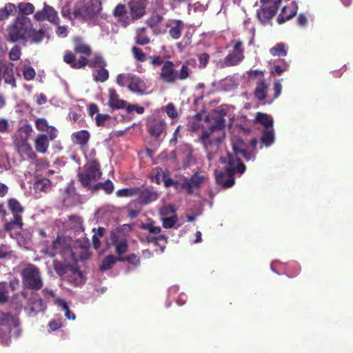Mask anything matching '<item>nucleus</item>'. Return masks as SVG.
<instances>
[{
    "label": "nucleus",
    "instance_id": "nucleus-1",
    "mask_svg": "<svg viewBox=\"0 0 353 353\" xmlns=\"http://www.w3.org/2000/svg\"><path fill=\"white\" fill-rule=\"evenodd\" d=\"M45 37V31L33 28L32 23L26 16H18L8 28V40L13 42L39 43Z\"/></svg>",
    "mask_w": 353,
    "mask_h": 353
},
{
    "label": "nucleus",
    "instance_id": "nucleus-2",
    "mask_svg": "<svg viewBox=\"0 0 353 353\" xmlns=\"http://www.w3.org/2000/svg\"><path fill=\"white\" fill-rule=\"evenodd\" d=\"M245 171V165L240 159L234 157L232 154H228V166L225 170H216L214 172L217 184L224 188H231L234 184V174L236 172L243 174Z\"/></svg>",
    "mask_w": 353,
    "mask_h": 353
},
{
    "label": "nucleus",
    "instance_id": "nucleus-3",
    "mask_svg": "<svg viewBox=\"0 0 353 353\" xmlns=\"http://www.w3.org/2000/svg\"><path fill=\"white\" fill-rule=\"evenodd\" d=\"M190 61H185L179 70H176V65L172 61H165L161 68L160 79L163 82L168 84L175 83L176 81H185L190 77L192 70L190 68Z\"/></svg>",
    "mask_w": 353,
    "mask_h": 353
},
{
    "label": "nucleus",
    "instance_id": "nucleus-4",
    "mask_svg": "<svg viewBox=\"0 0 353 353\" xmlns=\"http://www.w3.org/2000/svg\"><path fill=\"white\" fill-rule=\"evenodd\" d=\"M102 10L99 0H79L76 2L73 14L76 19L88 22L96 20Z\"/></svg>",
    "mask_w": 353,
    "mask_h": 353
},
{
    "label": "nucleus",
    "instance_id": "nucleus-5",
    "mask_svg": "<svg viewBox=\"0 0 353 353\" xmlns=\"http://www.w3.org/2000/svg\"><path fill=\"white\" fill-rule=\"evenodd\" d=\"M63 61L74 69H80L85 65H88L91 68H105L107 65L106 61L100 54H95L94 58L90 60L83 56L77 60L75 54L69 50L65 52Z\"/></svg>",
    "mask_w": 353,
    "mask_h": 353
},
{
    "label": "nucleus",
    "instance_id": "nucleus-6",
    "mask_svg": "<svg viewBox=\"0 0 353 353\" xmlns=\"http://www.w3.org/2000/svg\"><path fill=\"white\" fill-rule=\"evenodd\" d=\"M214 123L210 128L203 130L199 136V141L203 144L206 150L212 144L218 145L221 142V138L214 137L213 134L215 132H221L223 134L225 126V119L223 117L219 115L214 119Z\"/></svg>",
    "mask_w": 353,
    "mask_h": 353
},
{
    "label": "nucleus",
    "instance_id": "nucleus-7",
    "mask_svg": "<svg viewBox=\"0 0 353 353\" xmlns=\"http://www.w3.org/2000/svg\"><path fill=\"white\" fill-rule=\"evenodd\" d=\"M19 319L18 317L10 314L9 312L0 314V342L8 345L12 329H15L14 334L19 336L20 334Z\"/></svg>",
    "mask_w": 353,
    "mask_h": 353
},
{
    "label": "nucleus",
    "instance_id": "nucleus-8",
    "mask_svg": "<svg viewBox=\"0 0 353 353\" xmlns=\"http://www.w3.org/2000/svg\"><path fill=\"white\" fill-rule=\"evenodd\" d=\"M117 83L121 87H127L132 92L139 94L145 93L148 86L141 77L131 73H121L117 75Z\"/></svg>",
    "mask_w": 353,
    "mask_h": 353
},
{
    "label": "nucleus",
    "instance_id": "nucleus-9",
    "mask_svg": "<svg viewBox=\"0 0 353 353\" xmlns=\"http://www.w3.org/2000/svg\"><path fill=\"white\" fill-rule=\"evenodd\" d=\"M101 175L102 172L99 163L97 160H93L90 163L85 164L83 166V171L79 172L77 176L82 186L90 190L92 182L99 180Z\"/></svg>",
    "mask_w": 353,
    "mask_h": 353
},
{
    "label": "nucleus",
    "instance_id": "nucleus-10",
    "mask_svg": "<svg viewBox=\"0 0 353 353\" xmlns=\"http://www.w3.org/2000/svg\"><path fill=\"white\" fill-rule=\"evenodd\" d=\"M22 282L25 288L38 291L43 287L39 269L33 264H28L21 273Z\"/></svg>",
    "mask_w": 353,
    "mask_h": 353
},
{
    "label": "nucleus",
    "instance_id": "nucleus-11",
    "mask_svg": "<svg viewBox=\"0 0 353 353\" xmlns=\"http://www.w3.org/2000/svg\"><path fill=\"white\" fill-rule=\"evenodd\" d=\"M232 52L229 53L223 61V65L225 67H230L238 65L244 59V48L243 47V42L240 40H233Z\"/></svg>",
    "mask_w": 353,
    "mask_h": 353
},
{
    "label": "nucleus",
    "instance_id": "nucleus-12",
    "mask_svg": "<svg viewBox=\"0 0 353 353\" xmlns=\"http://www.w3.org/2000/svg\"><path fill=\"white\" fill-rule=\"evenodd\" d=\"M204 181V176L194 173L190 179L184 177L181 179V188L185 190L188 194H192L194 190H199Z\"/></svg>",
    "mask_w": 353,
    "mask_h": 353
},
{
    "label": "nucleus",
    "instance_id": "nucleus-13",
    "mask_svg": "<svg viewBox=\"0 0 353 353\" xmlns=\"http://www.w3.org/2000/svg\"><path fill=\"white\" fill-rule=\"evenodd\" d=\"M138 202L141 205H148L158 199L159 194L152 186H141L137 188Z\"/></svg>",
    "mask_w": 353,
    "mask_h": 353
},
{
    "label": "nucleus",
    "instance_id": "nucleus-14",
    "mask_svg": "<svg viewBox=\"0 0 353 353\" xmlns=\"http://www.w3.org/2000/svg\"><path fill=\"white\" fill-rule=\"evenodd\" d=\"M145 0H131L128 3V8L131 19L137 20L142 18L146 12Z\"/></svg>",
    "mask_w": 353,
    "mask_h": 353
},
{
    "label": "nucleus",
    "instance_id": "nucleus-15",
    "mask_svg": "<svg viewBox=\"0 0 353 353\" xmlns=\"http://www.w3.org/2000/svg\"><path fill=\"white\" fill-rule=\"evenodd\" d=\"M34 18L39 21L48 20L54 24H58L59 21L57 12L49 6H45L41 10L37 11L34 14Z\"/></svg>",
    "mask_w": 353,
    "mask_h": 353
},
{
    "label": "nucleus",
    "instance_id": "nucleus-16",
    "mask_svg": "<svg viewBox=\"0 0 353 353\" xmlns=\"http://www.w3.org/2000/svg\"><path fill=\"white\" fill-rule=\"evenodd\" d=\"M166 123L163 119L152 118L148 121L147 128L151 137L159 138L164 132Z\"/></svg>",
    "mask_w": 353,
    "mask_h": 353
},
{
    "label": "nucleus",
    "instance_id": "nucleus-17",
    "mask_svg": "<svg viewBox=\"0 0 353 353\" xmlns=\"http://www.w3.org/2000/svg\"><path fill=\"white\" fill-rule=\"evenodd\" d=\"M277 10L276 2H270L269 5L263 6L257 10V17L261 23H265L274 17Z\"/></svg>",
    "mask_w": 353,
    "mask_h": 353
},
{
    "label": "nucleus",
    "instance_id": "nucleus-18",
    "mask_svg": "<svg viewBox=\"0 0 353 353\" xmlns=\"http://www.w3.org/2000/svg\"><path fill=\"white\" fill-rule=\"evenodd\" d=\"M3 78L5 83L10 85L12 88H17V83L14 76V64L7 62L1 66Z\"/></svg>",
    "mask_w": 353,
    "mask_h": 353
},
{
    "label": "nucleus",
    "instance_id": "nucleus-19",
    "mask_svg": "<svg viewBox=\"0 0 353 353\" xmlns=\"http://www.w3.org/2000/svg\"><path fill=\"white\" fill-rule=\"evenodd\" d=\"M297 11L298 3L295 1H292L290 6H284L278 17V23L281 24L292 19L296 14Z\"/></svg>",
    "mask_w": 353,
    "mask_h": 353
},
{
    "label": "nucleus",
    "instance_id": "nucleus-20",
    "mask_svg": "<svg viewBox=\"0 0 353 353\" xmlns=\"http://www.w3.org/2000/svg\"><path fill=\"white\" fill-rule=\"evenodd\" d=\"M64 273L68 274V281L75 285L79 284L83 279V273L77 265H65L64 267Z\"/></svg>",
    "mask_w": 353,
    "mask_h": 353
},
{
    "label": "nucleus",
    "instance_id": "nucleus-21",
    "mask_svg": "<svg viewBox=\"0 0 353 353\" xmlns=\"http://www.w3.org/2000/svg\"><path fill=\"white\" fill-rule=\"evenodd\" d=\"M32 132V126L29 124L20 127L17 130V134L14 137V144L28 143V139Z\"/></svg>",
    "mask_w": 353,
    "mask_h": 353
},
{
    "label": "nucleus",
    "instance_id": "nucleus-22",
    "mask_svg": "<svg viewBox=\"0 0 353 353\" xmlns=\"http://www.w3.org/2000/svg\"><path fill=\"white\" fill-rule=\"evenodd\" d=\"M108 104L110 108L115 110L124 108L126 105V101L120 99L119 94L114 88L108 90Z\"/></svg>",
    "mask_w": 353,
    "mask_h": 353
},
{
    "label": "nucleus",
    "instance_id": "nucleus-23",
    "mask_svg": "<svg viewBox=\"0 0 353 353\" xmlns=\"http://www.w3.org/2000/svg\"><path fill=\"white\" fill-rule=\"evenodd\" d=\"M65 246L64 241L58 236L52 243L50 248H47L44 253L50 257H54L57 254H61Z\"/></svg>",
    "mask_w": 353,
    "mask_h": 353
},
{
    "label": "nucleus",
    "instance_id": "nucleus-24",
    "mask_svg": "<svg viewBox=\"0 0 353 353\" xmlns=\"http://www.w3.org/2000/svg\"><path fill=\"white\" fill-rule=\"evenodd\" d=\"M168 33L171 38L173 39H178L181 36L182 30L184 28V23L181 20L175 19L170 21V24Z\"/></svg>",
    "mask_w": 353,
    "mask_h": 353
},
{
    "label": "nucleus",
    "instance_id": "nucleus-25",
    "mask_svg": "<svg viewBox=\"0 0 353 353\" xmlns=\"http://www.w3.org/2000/svg\"><path fill=\"white\" fill-rule=\"evenodd\" d=\"M14 146L20 156H26L27 159L32 161L37 159V155L29 143L17 144Z\"/></svg>",
    "mask_w": 353,
    "mask_h": 353
},
{
    "label": "nucleus",
    "instance_id": "nucleus-26",
    "mask_svg": "<svg viewBox=\"0 0 353 353\" xmlns=\"http://www.w3.org/2000/svg\"><path fill=\"white\" fill-rule=\"evenodd\" d=\"M90 139V134L86 130L77 131L72 133V141L81 147L86 146L89 142Z\"/></svg>",
    "mask_w": 353,
    "mask_h": 353
},
{
    "label": "nucleus",
    "instance_id": "nucleus-27",
    "mask_svg": "<svg viewBox=\"0 0 353 353\" xmlns=\"http://www.w3.org/2000/svg\"><path fill=\"white\" fill-rule=\"evenodd\" d=\"M8 208L14 217L23 218L22 214L25 211V208L17 199H9L8 200Z\"/></svg>",
    "mask_w": 353,
    "mask_h": 353
},
{
    "label": "nucleus",
    "instance_id": "nucleus-28",
    "mask_svg": "<svg viewBox=\"0 0 353 353\" xmlns=\"http://www.w3.org/2000/svg\"><path fill=\"white\" fill-rule=\"evenodd\" d=\"M36 150L41 154H46L49 148V139L44 134H39L34 140Z\"/></svg>",
    "mask_w": 353,
    "mask_h": 353
},
{
    "label": "nucleus",
    "instance_id": "nucleus-29",
    "mask_svg": "<svg viewBox=\"0 0 353 353\" xmlns=\"http://www.w3.org/2000/svg\"><path fill=\"white\" fill-rule=\"evenodd\" d=\"M268 88L269 85L264 79H258L254 92L255 97L259 101L265 99Z\"/></svg>",
    "mask_w": 353,
    "mask_h": 353
},
{
    "label": "nucleus",
    "instance_id": "nucleus-30",
    "mask_svg": "<svg viewBox=\"0 0 353 353\" xmlns=\"http://www.w3.org/2000/svg\"><path fill=\"white\" fill-rule=\"evenodd\" d=\"M24 225L23 218L12 217L10 221H6L3 226L5 232H9L11 237H13L12 232L15 229H22Z\"/></svg>",
    "mask_w": 353,
    "mask_h": 353
},
{
    "label": "nucleus",
    "instance_id": "nucleus-31",
    "mask_svg": "<svg viewBox=\"0 0 353 353\" xmlns=\"http://www.w3.org/2000/svg\"><path fill=\"white\" fill-rule=\"evenodd\" d=\"M145 28L137 29L134 37V41L137 45L145 46L150 43V39L146 34Z\"/></svg>",
    "mask_w": 353,
    "mask_h": 353
},
{
    "label": "nucleus",
    "instance_id": "nucleus-32",
    "mask_svg": "<svg viewBox=\"0 0 353 353\" xmlns=\"http://www.w3.org/2000/svg\"><path fill=\"white\" fill-rule=\"evenodd\" d=\"M274 142V128L264 129L262 131V135L261 137V143L262 144L261 148H262L263 145L268 147V146L271 145Z\"/></svg>",
    "mask_w": 353,
    "mask_h": 353
},
{
    "label": "nucleus",
    "instance_id": "nucleus-33",
    "mask_svg": "<svg viewBox=\"0 0 353 353\" xmlns=\"http://www.w3.org/2000/svg\"><path fill=\"white\" fill-rule=\"evenodd\" d=\"M119 256H115L112 254L106 256L102 261L99 266V270L101 271L109 270L112 268L117 261H119Z\"/></svg>",
    "mask_w": 353,
    "mask_h": 353
},
{
    "label": "nucleus",
    "instance_id": "nucleus-34",
    "mask_svg": "<svg viewBox=\"0 0 353 353\" xmlns=\"http://www.w3.org/2000/svg\"><path fill=\"white\" fill-rule=\"evenodd\" d=\"M256 121L264 126V129L273 128L272 118L265 113L258 112L256 115Z\"/></svg>",
    "mask_w": 353,
    "mask_h": 353
},
{
    "label": "nucleus",
    "instance_id": "nucleus-35",
    "mask_svg": "<svg viewBox=\"0 0 353 353\" xmlns=\"http://www.w3.org/2000/svg\"><path fill=\"white\" fill-rule=\"evenodd\" d=\"M274 57H285L288 53V46L284 43H278L270 50Z\"/></svg>",
    "mask_w": 353,
    "mask_h": 353
},
{
    "label": "nucleus",
    "instance_id": "nucleus-36",
    "mask_svg": "<svg viewBox=\"0 0 353 353\" xmlns=\"http://www.w3.org/2000/svg\"><path fill=\"white\" fill-rule=\"evenodd\" d=\"M93 79L96 82L103 83L109 78V72L105 68L94 70L92 73Z\"/></svg>",
    "mask_w": 353,
    "mask_h": 353
},
{
    "label": "nucleus",
    "instance_id": "nucleus-37",
    "mask_svg": "<svg viewBox=\"0 0 353 353\" xmlns=\"http://www.w3.org/2000/svg\"><path fill=\"white\" fill-rule=\"evenodd\" d=\"M113 244L115 246V252L118 255L117 256H122V255L126 253L128 250V244L126 239H122L121 241L112 240Z\"/></svg>",
    "mask_w": 353,
    "mask_h": 353
},
{
    "label": "nucleus",
    "instance_id": "nucleus-38",
    "mask_svg": "<svg viewBox=\"0 0 353 353\" xmlns=\"http://www.w3.org/2000/svg\"><path fill=\"white\" fill-rule=\"evenodd\" d=\"M74 51L77 54H85L90 56L92 53L91 48L85 43L77 41L74 43Z\"/></svg>",
    "mask_w": 353,
    "mask_h": 353
},
{
    "label": "nucleus",
    "instance_id": "nucleus-39",
    "mask_svg": "<svg viewBox=\"0 0 353 353\" xmlns=\"http://www.w3.org/2000/svg\"><path fill=\"white\" fill-rule=\"evenodd\" d=\"M52 182L47 178H43L36 181L34 183V188L41 192H46L50 189Z\"/></svg>",
    "mask_w": 353,
    "mask_h": 353
},
{
    "label": "nucleus",
    "instance_id": "nucleus-40",
    "mask_svg": "<svg viewBox=\"0 0 353 353\" xmlns=\"http://www.w3.org/2000/svg\"><path fill=\"white\" fill-rule=\"evenodd\" d=\"M14 11H16V7L13 3H6L3 8H0V20L7 19Z\"/></svg>",
    "mask_w": 353,
    "mask_h": 353
},
{
    "label": "nucleus",
    "instance_id": "nucleus-41",
    "mask_svg": "<svg viewBox=\"0 0 353 353\" xmlns=\"http://www.w3.org/2000/svg\"><path fill=\"white\" fill-rule=\"evenodd\" d=\"M166 173L161 168H156L150 174L151 179L157 184L164 181Z\"/></svg>",
    "mask_w": 353,
    "mask_h": 353
},
{
    "label": "nucleus",
    "instance_id": "nucleus-42",
    "mask_svg": "<svg viewBox=\"0 0 353 353\" xmlns=\"http://www.w3.org/2000/svg\"><path fill=\"white\" fill-rule=\"evenodd\" d=\"M131 52L135 60L139 62H145L148 57L147 54L143 51V50L137 46H133L131 48Z\"/></svg>",
    "mask_w": 353,
    "mask_h": 353
},
{
    "label": "nucleus",
    "instance_id": "nucleus-43",
    "mask_svg": "<svg viewBox=\"0 0 353 353\" xmlns=\"http://www.w3.org/2000/svg\"><path fill=\"white\" fill-rule=\"evenodd\" d=\"M163 20V17L159 13H153L145 21L146 24L151 28H155Z\"/></svg>",
    "mask_w": 353,
    "mask_h": 353
},
{
    "label": "nucleus",
    "instance_id": "nucleus-44",
    "mask_svg": "<svg viewBox=\"0 0 353 353\" xmlns=\"http://www.w3.org/2000/svg\"><path fill=\"white\" fill-rule=\"evenodd\" d=\"M17 7L22 14L21 16L31 14L34 11V6L31 3H19Z\"/></svg>",
    "mask_w": 353,
    "mask_h": 353
},
{
    "label": "nucleus",
    "instance_id": "nucleus-45",
    "mask_svg": "<svg viewBox=\"0 0 353 353\" xmlns=\"http://www.w3.org/2000/svg\"><path fill=\"white\" fill-rule=\"evenodd\" d=\"M119 261L124 262L127 261L129 263L137 267L140 265V258L136 254H130L126 256H119Z\"/></svg>",
    "mask_w": 353,
    "mask_h": 353
},
{
    "label": "nucleus",
    "instance_id": "nucleus-46",
    "mask_svg": "<svg viewBox=\"0 0 353 353\" xmlns=\"http://www.w3.org/2000/svg\"><path fill=\"white\" fill-rule=\"evenodd\" d=\"M283 64L281 65H275L271 68V74H277L281 75L284 72L288 70L289 64L285 61L284 60H281Z\"/></svg>",
    "mask_w": 353,
    "mask_h": 353
},
{
    "label": "nucleus",
    "instance_id": "nucleus-47",
    "mask_svg": "<svg viewBox=\"0 0 353 353\" xmlns=\"http://www.w3.org/2000/svg\"><path fill=\"white\" fill-rule=\"evenodd\" d=\"M162 225L164 228L170 229L174 226L178 221V216L176 215L170 217L161 218Z\"/></svg>",
    "mask_w": 353,
    "mask_h": 353
},
{
    "label": "nucleus",
    "instance_id": "nucleus-48",
    "mask_svg": "<svg viewBox=\"0 0 353 353\" xmlns=\"http://www.w3.org/2000/svg\"><path fill=\"white\" fill-rule=\"evenodd\" d=\"M126 12L125 6L123 4H118L113 11V14L114 17H118L119 21H125L124 19Z\"/></svg>",
    "mask_w": 353,
    "mask_h": 353
},
{
    "label": "nucleus",
    "instance_id": "nucleus-49",
    "mask_svg": "<svg viewBox=\"0 0 353 353\" xmlns=\"http://www.w3.org/2000/svg\"><path fill=\"white\" fill-rule=\"evenodd\" d=\"M116 194L119 197H127V196H132L137 194V188H123L119 190Z\"/></svg>",
    "mask_w": 353,
    "mask_h": 353
},
{
    "label": "nucleus",
    "instance_id": "nucleus-50",
    "mask_svg": "<svg viewBox=\"0 0 353 353\" xmlns=\"http://www.w3.org/2000/svg\"><path fill=\"white\" fill-rule=\"evenodd\" d=\"M233 150L236 156L240 154L246 161L254 159V155L252 153L248 152L245 149L238 148L237 147L234 146Z\"/></svg>",
    "mask_w": 353,
    "mask_h": 353
},
{
    "label": "nucleus",
    "instance_id": "nucleus-51",
    "mask_svg": "<svg viewBox=\"0 0 353 353\" xmlns=\"http://www.w3.org/2000/svg\"><path fill=\"white\" fill-rule=\"evenodd\" d=\"M36 72L34 69L29 65H26L23 68V76L25 80L31 81L35 77Z\"/></svg>",
    "mask_w": 353,
    "mask_h": 353
},
{
    "label": "nucleus",
    "instance_id": "nucleus-52",
    "mask_svg": "<svg viewBox=\"0 0 353 353\" xmlns=\"http://www.w3.org/2000/svg\"><path fill=\"white\" fill-rule=\"evenodd\" d=\"M21 50L17 45L14 46L9 52V59L12 61H17L20 59Z\"/></svg>",
    "mask_w": 353,
    "mask_h": 353
},
{
    "label": "nucleus",
    "instance_id": "nucleus-53",
    "mask_svg": "<svg viewBox=\"0 0 353 353\" xmlns=\"http://www.w3.org/2000/svg\"><path fill=\"white\" fill-rule=\"evenodd\" d=\"M46 308V306L41 299L37 300L32 303V307L30 308V311L34 313L39 312H43Z\"/></svg>",
    "mask_w": 353,
    "mask_h": 353
},
{
    "label": "nucleus",
    "instance_id": "nucleus-54",
    "mask_svg": "<svg viewBox=\"0 0 353 353\" xmlns=\"http://www.w3.org/2000/svg\"><path fill=\"white\" fill-rule=\"evenodd\" d=\"M141 228L147 230L150 233L158 234L161 232V228L159 226H154L152 223H142Z\"/></svg>",
    "mask_w": 353,
    "mask_h": 353
},
{
    "label": "nucleus",
    "instance_id": "nucleus-55",
    "mask_svg": "<svg viewBox=\"0 0 353 353\" xmlns=\"http://www.w3.org/2000/svg\"><path fill=\"white\" fill-rule=\"evenodd\" d=\"M163 182H164L165 186L167 188L173 186L176 189L181 188V180H180V181L174 180L172 178L168 177V176L167 174L165 175Z\"/></svg>",
    "mask_w": 353,
    "mask_h": 353
},
{
    "label": "nucleus",
    "instance_id": "nucleus-56",
    "mask_svg": "<svg viewBox=\"0 0 353 353\" xmlns=\"http://www.w3.org/2000/svg\"><path fill=\"white\" fill-rule=\"evenodd\" d=\"M301 272V267L298 264H292L291 265L288 270L287 275L289 278H294L299 274Z\"/></svg>",
    "mask_w": 353,
    "mask_h": 353
},
{
    "label": "nucleus",
    "instance_id": "nucleus-57",
    "mask_svg": "<svg viewBox=\"0 0 353 353\" xmlns=\"http://www.w3.org/2000/svg\"><path fill=\"white\" fill-rule=\"evenodd\" d=\"M111 117L108 114H97L95 117L96 125L98 127H102L105 125L106 121L110 119Z\"/></svg>",
    "mask_w": 353,
    "mask_h": 353
},
{
    "label": "nucleus",
    "instance_id": "nucleus-58",
    "mask_svg": "<svg viewBox=\"0 0 353 353\" xmlns=\"http://www.w3.org/2000/svg\"><path fill=\"white\" fill-rule=\"evenodd\" d=\"M150 63L154 66L163 65L165 62L164 57L161 56H149Z\"/></svg>",
    "mask_w": 353,
    "mask_h": 353
},
{
    "label": "nucleus",
    "instance_id": "nucleus-59",
    "mask_svg": "<svg viewBox=\"0 0 353 353\" xmlns=\"http://www.w3.org/2000/svg\"><path fill=\"white\" fill-rule=\"evenodd\" d=\"M175 210L176 209L174 205L168 204L159 209V214L161 216H167L169 214L174 213Z\"/></svg>",
    "mask_w": 353,
    "mask_h": 353
},
{
    "label": "nucleus",
    "instance_id": "nucleus-60",
    "mask_svg": "<svg viewBox=\"0 0 353 353\" xmlns=\"http://www.w3.org/2000/svg\"><path fill=\"white\" fill-rule=\"evenodd\" d=\"M248 77L252 79H264V72L260 70H250L248 72Z\"/></svg>",
    "mask_w": 353,
    "mask_h": 353
},
{
    "label": "nucleus",
    "instance_id": "nucleus-61",
    "mask_svg": "<svg viewBox=\"0 0 353 353\" xmlns=\"http://www.w3.org/2000/svg\"><path fill=\"white\" fill-rule=\"evenodd\" d=\"M36 128L40 131H46L48 128V122L43 118H38L35 121Z\"/></svg>",
    "mask_w": 353,
    "mask_h": 353
},
{
    "label": "nucleus",
    "instance_id": "nucleus-62",
    "mask_svg": "<svg viewBox=\"0 0 353 353\" xmlns=\"http://www.w3.org/2000/svg\"><path fill=\"white\" fill-rule=\"evenodd\" d=\"M210 60V55L208 53H202L199 55V68H205Z\"/></svg>",
    "mask_w": 353,
    "mask_h": 353
},
{
    "label": "nucleus",
    "instance_id": "nucleus-63",
    "mask_svg": "<svg viewBox=\"0 0 353 353\" xmlns=\"http://www.w3.org/2000/svg\"><path fill=\"white\" fill-rule=\"evenodd\" d=\"M102 190H103L107 194H112L114 191V184L112 181H110V179H108L105 182H103Z\"/></svg>",
    "mask_w": 353,
    "mask_h": 353
},
{
    "label": "nucleus",
    "instance_id": "nucleus-64",
    "mask_svg": "<svg viewBox=\"0 0 353 353\" xmlns=\"http://www.w3.org/2000/svg\"><path fill=\"white\" fill-rule=\"evenodd\" d=\"M165 112L168 116L172 119H174L177 116V111L172 103H168L165 106Z\"/></svg>",
    "mask_w": 353,
    "mask_h": 353
}]
</instances>
